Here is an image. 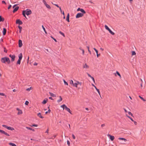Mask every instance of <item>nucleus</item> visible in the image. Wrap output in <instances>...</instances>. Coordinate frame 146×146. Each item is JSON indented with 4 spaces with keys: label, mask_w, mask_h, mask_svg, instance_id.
<instances>
[{
    "label": "nucleus",
    "mask_w": 146,
    "mask_h": 146,
    "mask_svg": "<svg viewBox=\"0 0 146 146\" xmlns=\"http://www.w3.org/2000/svg\"><path fill=\"white\" fill-rule=\"evenodd\" d=\"M1 61L3 63H5L7 62L8 64L10 63V61L9 59L7 57H5L1 58Z\"/></svg>",
    "instance_id": "1"
},
{
    "label": "nucleus",
    "mask_w": 146,
    "mask_h": 146,
    "mask_svg": "<svg viewBox=\"0 0 146 146\" xmlns=\"http://www.w3.org/2000/svg\"><path fill=\"white\" fill-rule=\"evenodd\" d=\"M75 82L74 83V86L76 88L77 87V86L78 85H80V86H81L82 83V82H79L77 80H75Z\"/></svg>",
    "instance_id": "2"
},
{
    "label": "nucleus",
    "mask_w": 146,
    "mask_h": 146,
    "mask_svg": "<svg viewBox=\"0 0 146 146\" xmlns=\"http://www.w3.org/2000/svg\"><path fill=\"white\" fill-rule=\"evenodd\" d=\"M25 12L26 14L27 15L31 14L32 13L31 11L29 9H27L25 11Z\"/></svg>",
    "instance_id": "3"
},
{
    "label": "nucleus",
    "mask_w": 146,
    "mask_h": 146,
    "mask_svg": "<svg viewBox=\"0 0 146 146\" xmlns=\"http://www.w3.org/2000/svg\"><path fill=\"white\" fill-rule=\"evenodd\" d=\"M83 14L82 13H78L76 15V18H78L82 17L83 16Z\"/></svg>",
    "instance_id": "4"
},
{
    "label": "nucleus",
    "mask_w": 146,
    "mask_h": 146,
    "mask_svg": "<svg viewBox=\"0 0 146 146\" xmlns=\"http://www.w3.org/2000/svg\"><path fill=\"white\" fill-rule=\"evenodd\" d=\"M9 57L11 58V61H14L15 60V55H13L11 54H10L9 55Z\"/></svg>",
    "instance_id": "5"
},
{
    "label": "nucleus",
    "mask_w": 146,
    "mask_h": 146,
    "mask_svg": "<svg viewBox=\"0 0 146 146\" xmlns=\"http://www.w3.org/2000/svg\"><path fill=\"white\" fill-rule=\"evenodd\" d=\"M16 110L18 111L17 114L18 115L21 114L23 113V112L22 111L19 109L18 108H16Z\"/></svg>",
    "instance_id": "6"
},
{
    "label": "nucleus",
    "mask_w": 146,
    "mask_h": 146,
    "mask_svg": "<svg viewBox=\"0 0 146 146\" xmlns=\"http://www.w3.org/2000/svg\"><path fill=\"white\" fill-rule=\"evenodd\" d=\"M108 136L109 137V138L111 141H113L115 138V137L114 136L111 135L110 134H108Z\"/></svg>",
    "instance_id": "7"
},
{
    "label": "nucleus",
    "mask_w": 146,
    "mask_h": 146,
    "mask_svg": "<svg viewBox=\"0 0 146 146\" xmlns=\"http://www.w3.org/2000/svg\"><path fill=\"white\" fill-rule=\"evenodd\" d=\"M77 11H80L81 12H82V14H83V15L84 14H85L86 13L85 11H84V10L82 9H80V8H78L77 9Z\"/></svg>",
    "instance_id": "8"
},
{
    "label": "nucleus",
    "mask_w": 146,
    "mask_h": 146,
    "mask_svg": "<svg viewBox=\"0 0 146 146\" xmlns=\"http://www.w3.org/2000/svg\"><path fill=\"white\" fill-rule=\"evenodd\" d=\"M16 23L19 24V25H21L23 24V22L19 19H17L16 21Z\"/></svg>",
    "instance_id": "9"
},
{
    "label": "nucleus",
    "mask_w": 146,
    "mask_h": 146,
    "mask_svg": "<svg viewBox=\"0 0 146 146\" xmlns=\"http://www.w3.org/2000/svg\"><path fill=\"white\" fill-rule=\"evenodd\" d=\"M83 68H84L86 69H88L89 68V66L86 64H85L83 65Z\"/></svg>",
    "instance_id": "10"
},
{
    "label": "nucleus",
    "mask_w": 146,
    "mask_h": 146,
    "mask_svg": "<svg viewBox=\"0 0 146 146\" xmlns=\"http://www.w3.org/2000/svg\"><path fill=\"white\" fill-rule=\"evenodd\" d=\"M65 109L68 111L69 113L70 114H72L71 112L70 111V109L68 108L66 106V105L65 107Z\"/></svg>",
    "instance_id": "11"
},
{
    "label": "nucleus",
    "mask_w": 146,
    "mask_h": 146,
    "mask_svg": "<svg viewBox=\"0 0 146 146\" xmlns=\"http://www.w3.org/2000/svg\"><path fill=\"white\" fill-rule=\"evenodd\" d=\"M118 139L119 140L123 141L125 142L127 141V140L125 139L122 137H119L118 138Z\"/></svg>",
    "instance_id": "12"
},
{
    "label": "nucleus",
    "mask_w": 146,
    "mask_h": 146,
    "mask_svg": "<svg viewBox=\"0 0 146 146\" xmlns=\"http://www.w3.org/2000/svg\"><path fill=\"white\" fill-rule=\"evenodd\" d=\"M22 45V41L21 40H19V46L21 47Z\"/></svg>",
    "instance_id": "13"
},
{
    "label": "nucleus",
    "mask_w": 146,
    "mask_h": 146,
    "mask_svg": "<svg viewBox=\"0 0 146 146\" xmlns=\"http://www.w3.org/2000/svg\"><path fill=\"white\" fill-rule=\"evenodd\" d=\"M19 8V7H16L15 8L13 11V13H15V12H16V11H17L18 9Z\"/></svg>",
    "instance_id": "14"
},
{
    "label": "nucleus",
    "mask_w": 146,
    "mask_h": 146,
    "mask_svg": "<svg viewBox=\"0 0 146 146\" xmlns=\"http://www.w3.org/2000/svg\"><path fill=\"white\" fill-rule=\"evenodd\" d=\"M69 16L70 15L68 13L67 14V17H66V20L68 22H69Z\"/></svg>",
    "instance_id": "15"
},
{
    "label": "nucleus",
    "mask_w": 146,
    "mask_h": 146,
    "mask_svg": "<svg viewBox=\"0 0 146 146\" xmlns=\"http://www.w3.org/2000/svg\"><path fill=\"white\" fill-rule=\"evenodd\" d=\"M47 101H48V99H45L44 100H43V101L42 102V104H44L46 103Z\"/></svg>",
    "instance_id": "16"
},
{
    "label": "nucleus",
    "mask_w": 146,
    "mask_h": 146,
    "mask_svg": "<svg viewBox=\"0 0 146 146\" xmlns=\"http://www.w3.org/2000/svg\"><path fill=\"white\" fill-rule=\"evenodd\" d=\"M7 129L8 130H14V129L13 128L11 127H10L7 126Z\"/></svg>",
    "instance_id": "17"
},
{
    "label": "nucleus",
    "mask_w": 146,
    "mask_h": 146,
    "mask_svg": "<svg viewBox=\"0 0 146 146\" xmlns=\"http://www.w3.org/2000/svg\"><path fill=\"white\" fill-rule=\"evenodd\" d=\"M6 33V30L5 28H4L3 29V35H5Z\"/></svg>",
    "instance_id": "18"
},
{
    "label": "nucleus",
    "mask_w": 146,
    "mask_h": 146,
    "mask_svg": "<svg viewBox=\"0 0 146 146\" xmlns=\"http://www.w3.org/2000/svg\"><path fill=\"white\" fill-rule=\"evenodd\" d=\"M22 58V54L21 53H20L19 55V59L21 60Z\"/></svg>",
    "instance_id": "19"
},
{
    "label": "nucleus",
    "mask_w": 146,
    "mask_h": 146,
    "mask_svg": "<svg viewBox=\"0 0 146 146\" xmlns=\"http://www.w3.org/2000/svg\"><path fill=\"white\" fill-rule=\"evenodd\" d=\"M26 128L28 129H29V130H32L33 131H35V130L34 129L31 128L27 127H26Z\"/></svg>",
    "instance_id": "20"
},
{
    "label": "nucleus",
    "mask_w": 146,
    "mask_h": 146,
    "mask_svg": "<svg viewBox=\"0 0 146 146\" xmlns=\"http://www.w3.org/2000/svg\"><path fill=\"white\" fill-rule=\"evenodd\" d=\"M37 116L41 118H43V117L41 116V114L40 113H38L37 114Z\"/></svg>",
    "instance_id": "21"
},
{
    "label": "nucleus",
    "mask_w": 146,
    "mask_h": 146,
    "mask_svg": "<svg viewBox=\"0 0 146 146\" xmlns=\"http://www.w3.org/2000/svg\"><path fill=\"white\" fill-rule=\"evenodd\" d=\"M50 95L52 97H56V95L50 92H49Z\"/></svg>",
    "instance_id": "22"
},
{
    "label": "nucleus",
    "mask_w": 146,
    "mask_h": 146,
    "mask_svg": "<svg viewBox=\"0 0 146 146\" xmlns=\"http://www.w3.org/2000/svg\"><path fill=\"white\" fill-rule=\"evenodd\" d=\"M109 32L111 33V35H114L115 34V33L114 32H113L110 29H109L108 31Z\"/></svg>",
    "instance_id": "23"
},
{
    "label": "nucleus",
    "mask_w": 146,
    "mask_h": 146,
    "mask_svg": "<svg viewBox=\"0 0 146 146\" xmlns=\"http://www.w3.org/2000/svg\"><path fill=\"white\" fill-rule=\"evenodd\" d=\"M9 145L12 146H17L15 144L12 143H9Z\"/></svg>",
    "instance_id": "24"
},
{
    "label": "nucleus",
    "mask_w": 146,
    "mask_h": 146,
    "mask_svg": "<svg viewBox=\"0 0 146 146\" xmlns=\"http://www.w3.org/2000/svg\"><path fill=\"white\" fill-rule=\"evenodd\" d=\"M139 97L143 101L145 102L146 101V100L144 99L141 96H139Z\"/></svg>",
    "instance_id": "25"
},
{
    "label": "nucleus",
    "mask_w": 146,
    "mask_h": 146,
    "mask_svg": "<svg viewBox=\"0 0 146 146\" xmlns=\"http://www.w3.org/2000/svg\"><path fill=\"white\" fill-rule=\"evenodd\" d=\"M4 19V18H2L1 16H0V22L1 21H3Z\"/></svg>",
    "instance_id": "26"
},
{
    "label": "nucleus",
    "mask_w": 146,
    "mask_h": 146,
    "mask_svg": "<svg viewBox=\"0 0 146 146\" xmlns=\"http://www.w3.org/2000/svg\"><path fill=\"white\" fill-rule=\"evenodd\" d=\"M18 28L19 29V33H21L22 30V27L20 26H18Z\"/></svg>",
    "instance_id": "27"
},
{
    "label": "nucleus",
    "mask_w": 146,
    "mask_h": 146,
    "mask_svg": "<svg viewBox=\"0 0 146 146\" xmlns=\"http://www.w3.org/2000/svg\"><path fill=\"white\" fill-rule=\"evenodd\" d=\"M42 28L43 30H44V32H45V34H47V32H46V31L43 25L42 26Z\"/></svg>",
    "instance_id": "28"
},
{
    "label": "nucleus",
    "mask_w": 146,
    "mask_h": 146,
    "mask_svg": "<svg viewBox=\"0 0 146 146\" xmlns=\"http://www.w3.org/2000/svg\"><path fill=\"white\" fill-rule=\"evenodd\" d=\"M33 88L32 87H31L30 88H28L26 90L27 91H29L31 90H32L33 89Z\"/></svg>",
    "instance_id": "29"
},
{
    "label": "nucleus",
    "mask_w": 146,
    "mask_h": 146,
    "mask_svg": "<svg viewBox=\"0 0 146 146\" xmlns=\"http://www.w3.org/2000/svg\"><path fill=\"white\" fill-rule=\"evenodd\" d=\"M70 83L71 84H72V85L74 86V83L72 80H70Z\"/></svg>",
    "instance_id": "30"
},
{
    "label": "nucleus",
    "mask_w": 146,
    "mask_h": 146,
    "mask_svg": "<svg viewBox=\"0 0 146 146\" xmlns=\"http://www.w3.org/2000/svg\"><path fill=\"white\" fill-rule=\"evenodd\" d=\"M59 98H60V99L59 100H57V102H58V103H59L60 102H61V101H62V98H61V96H59Z\"/></svg>",
    "instance_id": "31"
},
{
    "label": "nucleus",
    "mask_w": 146,
    "mask_h": 146,
    "mask_svg": "<svg viewBox=\"0 0 146 146\" xmlns=\"http://www.w3.org/2000/svg\"><path fill=\"white\" fill-rule=\"evenodd\" d=\"M105 28L108 31V30H109V29H110L107 25H105Z\"/></svg>",
    "instance_id": "32"
},
{
    "label": "nucleus",
    "mask_w": 146,
    "mask_h": 146,
    "mask_svg": "<svg viewBox=\"0 0 146 146\" xmlns=\"http://www.w3.org/2000/svg\"><path fill=\"white\" fill-rule=\"evenodd\" d=\"M45 6H46V7L48 9H50L51 8L50 6L47 4H46Z\"/></svg>",
    "instance_id": "33"
},
{
    "label": "nucleus",
    "mask_w": 146,
    "mask_h": 146,
    "mask_svg": "<svg viewBox=\"0 0 146 146\" xmlns=\"http://www.w3.org/2000/svg\"><path fill=\"white\" fill-rule=\"evenodd\" d=\"M59 33L61 34V35H62L63 36H64V37H65V35H64V34L62 32L60 31H59Z\"/></svg>",
    "instance_id": "34"
},
{
    "label": "nucleus",
    "mask_w": 146,
    "mask_h": 146,
    "mask_svg": "<svg viewBox=\"0 0 146 146\" xmlns=\"http://www.w3.org/2000/svg\"><path fill=\"white\" fill-rule=\"evenodd\" d=\"M136 54V53L135 51H132V56L135 55Z\"/></svg>",
    "instance_id": "35"
},
{
    "label": "nucleus",
    "mask_w": 146,
    "mask_h": 146,
    "mask_svg": "<svg viewBox=\"0 0 146 146\" xmlns=\"http://www.w3.org/2000/svg\"><path fill=\"white\" fill-rule=\"evenodd\" d=\"M30 126L31 127H36L38 126V125L37 124H34L33 125H31Z\"/></svg>",
    "instance_id": "36"
},
{
    "label": "nucleus",
    "mask_w": 146,
    "mask_h": 146,
    "mask_svg": "<svg viewBox=\"0 0 146 146\" xmlns=\"http://www.w3.org/2000/svg\"><path fill=\"white\" fill-rule=\"evenodd\" d=\"M21 60L19 59L17 62V64H20L21 63Z\"/></svg>",
    "instance_id": "37"
},
{
    "label": "nucleus",
    "mask_w": 146,
    "mask_h": 146,
    "mask_svg": "<svg viewBox=\"0 0 146 146\" xmlns=\"http://www.w3.org/2000/svg\"><path fill=\"white\" fill-rule=\"evenodd\" d=\"M64 83L65 85H68V84L67 82H66L64 80H63Z\"/></svg>",
    "instance_id": "38"
},
{
    "label": "nucleus",
    "mask_w": 146,
    "mask_h": 146,
    "mask_svg": "<svg viewBox=\"0 0 146 146\" xmlns=\"http://www.w3.org/2000/svg\"><path fill=\"white\" fill-rule=\"evenodd\" d=\"M66 105L65 104H63L62 105L60 106V107L63 108V109H65V107Z\"/></svg>",
    "instance_id": "39"
},
{
    "label": "nucleus",
    "mask_w": 146,
    "mask_h": 146,
    "mask_svg": "<svg viewBox=\"0 0 146 146\" xmlns=\"http://www.w3.org/2000/svg\"><path fill=\"white\" fill-rule=\"evenodd\" d=\"M3 134H4L6 136H10L9 134H8L7 133L5 132V131H4V132L3 133Z\"/></svg>",
    "instance_id": "40"
},
{
    "label": "nucleus",
    "mask_w": 146,
    "mask_h": 146,
    "mask_svg": "<svg viewBox=\"0 0 146 146\" xmlns=\"http://www.w3.org/2000/svg\"><path fill=\"white\" fill-rule=\"evenodd\" d=\"M23 15L26 18V15H25V11H23Z\"/></svg>",
    "instance_id": "41"
},
{
    "label": "nucleus",
    "mask_w": 146,
    "mask_h": 146,
    "mask_svg": "<svg viewBox=\"0 0 146 146\" xmlns=\"http://www.w3.org/2000/svg\"><path fill=\"white\" fill-rule=\"evenodd\" d=\"M94 49L96 51V54H98V50L95 48H94Z\"/></svg>",
    "instance_id": "42"
},
{
    "label": "nucleus",
    "mask_w": 146,
    "mask_h": 146,
    "mask_svg": "<svg viewBox=\"0 0 146 146\" xmlns=\"http://www.w3.org/2000/svg\"><path fill=\"white\" fill-rule=\"evenodd\" d=\"M29 103V102L28 101H26V102H25V104L26 105H28Z\"/></svg>",
    "instance_id": "43"
},
{
    "label": "nucleus",
    "mask_w": 146,
    "mask_h": 146,
    "mask_svg": "<svg viewBox=\"0 0 146 146\" xmlns=\"http://www.w3.org/2000/svg\"><path fill=\"white\" fill-rule=\"evenodd\" d=\"M97 91V92H98L99 95H100V97H101V95H100V92L99 91V89H97L96 90Z\"/></svg>",
    "instance_id": "44"
},
{
    "label": "nucleus",
    "mask_w": 146,
    "mask_h": 146,
    "mask_svg": "<svg viewBox=\"0 0 146 146\" xmlns=\"http://www.w3.org/2000/svg\"><path fill=\"white\" fill-rule=\"evenodd\" d=\"M116 73L119 76V77L121 78V75L119 73L117 72V71L116 72Z\"/></svg>",
    "instance_id": "45"
},
{
    "label": "nucleus",
    "mask_w": 146,
    "mask_h": 146,
    "mask_svg": "<svg viewBox=\"0 0 146 146\" xmlns=\"http://www.w3.org/2000/svg\"><path fill=\"white\" fill-rule=\"evenodd\" d=\"M67 143L68 145V146H70V141L68 140L67 141Z\"/></svg>",
    "instance_id": "46"
},
{
    "label": "nucleus",
    "mask_w": 146,
    "mask_h": 146,
    "mask_svg": "<svg viewBox=\"0 0 146 146\" xmlns=\"http://www.w3.org/2000/svg\"><path fill=\"white\" fill-rule=\"evenodd\" d=\"M91 78L92 79V80L95 83V81L94 79V77H92Z\"/></svg>",
    "instance_id": "47"
},
{
    "label": "nucleus",
    "mask_w": 146,
    "mask_h": 146,
    "mask_svg": "<svg viewBox=\"0 0 146 146\" xmlns=\"http://www.w3.org/2000/svg\"><path fill=\"white\" fill-rule=\"evenodd\" d=\"M91 78L92 79V80L95 83V81L94 79V77H92Z\"/></svg>",
    "instance_id": "48"
},
{
    "label": "nucleus",
    "mask_w": 146,
    "mask_h": 146,
    "mask_svg": "<svg viewBox=\"0 0 146 146\" xmlns=\"http://www.w3.org/2000/svg\"><path fill=\"white\" fill-rule=\"evenodd\" d=\"M43 3H44V4H45V5L47 4L46 3V1L44 0H43Z\"/></svg>",
    "instance_id": "49"
},
{
    "label": "nucleus",
    "mask_w": 146,
    "mask_h": 146,
    "mask_svg": "<svg viewBox=\"0 0 146 146\" xmlns=\"http://www.w3.org/2000/svg\"><path fill=\"white\" fill-rule=\"evenodd\" d=\"M127 117L129 118L132 121H133V120L132 118H131V117H130L129 116H127Z\"/></svg>",
    "instance_id": "50"
},
{
    "label": "nucleus",
    "mask_w": 146,
    "mask_h": 146,
    "mask_svg": "<svg viewBox=\"0 0 146 146\" xmlns=\"http://www.w3.org/2000/svg\"><path fill=\"white\" fill-rule=\"evenodd\" d=\"M128 113L129 115H131L132 116H133V114L131 113V112L129 111L128 112Z\"/></svg>",
    "instance_id": "51"
},
{
    "label": "nucleus",
    "mask_w": 146,
    "mask_h": 146,
    "mask_svg": "<svg viewBox=\"0 0 146 146\" xmlns=\"http://www.w3.org/2000/svg\"><path fill=\"white\" fill-rule=\"evenodd\" d=\"M2 126L3 127L6 128H7V125H2Z\"/></svg>",
    "instance_id": "52"
},
{
    "label": "nucleus",
    "mask_w": 146,
    "mask_h": 146,
    "mask_svg": "<svg viewBox=\"0 0 146 146\" xmlns=\"http://www.w3.org/2000/svg\"><path fill=\"white\" fill-rule=\"evenodd\" d=\"M51 37L56 42H57L56 40L53 37H52V36H51Z\"/></svg>",
    "instance_id": "53"
},
{
    "label": "nucleus",
    "mask_w": 146,
    "mask_h": 146,
    "mask_svg": "<svg viewBox=\"0 0 146 146\" xmlns=\"http://www.w3.org/2000/svg\"><path fill=\"white\" fill-rule=\"evenodd\" d=\"M0 132L1 133L3 134V133H4V131H3V130H1L0 129Z\"/></svg>",
    "instance_id": "54"
},
{
    "label": "nucleus",
    "mask_w": 146,
    "mask_h": 146,
    "mask_svg": "<svg viewBox=\"0 0 146 146\" xmlns=\"http://www.w3.org/2000/svg\"><path fill=\"white\" fill-rule=\"evenodd\" d=\"M0 95L4 96H5V94L3 93H0Z\"/></svg>",
    "instance_id": "55"
},
{
    "label": "nucleus",
    "mask_w": 146,
    "mask_h": 146,
    "mask_svg": "<svg viewBox=\"0 0 146 146\" xmlns=\"http://www.w3.org/2000/svg\"><path fill=\"white\" fill-rule=\"evenodd\" d=\"M81 50L82 51V54L84 55V50L82 49V50Z\"/></svg>",
    "instance_id": "56"
},
{
    "label": "nucleus",
    "mask_w": 146,
    "mask_h": 146,
    "mask_svg": "<svg viewBox=\"0 0 146 146\" xmlns=\"http://www.w3.org/2000/svg\"><path fill=\"white\" fill-rule=\"evenodd\" d=\"M72 136L74 139H75V137L74 134H72Z\"/></svg>",
    "instance_id": "57"
},
{
    "label": "nucleus",
    "mask_w": 146,
    "mask_h": 146,
    "mask_svg": "<svg viewBox=\"0 0 146 146\" xmlns=\"http://www.w3.org/2000/svg\"><path fill=\"white\" fill-rule=\"evenodd\" d=\"M87 74L88 76L91 78L92 76L89 74L88 73H87Z\"/></svg>",
    "instance_id": "58"
},
{
    "label": "nucleus",
    "mask_w": 146,
    "mask_h": 146,
    "mask_svg": "<svg viewBox=\"0 0 146 146\" xmlns=\"http://www.w3.org/2000/svg\"><path fill=\"white\" fill-rule=\"evenodd\" d=\"M133 122L135 124V125H136L137 124V123L136 121H134V120H133Z\"/></svg>",
    "instance_id": "59"
},
{
    "label": "nucleus",
    "mask_w": 146,
    "mask_h": 146,
    "mask_svg": "<svg viewBox=\"0 0 146 146\" xmlns=\"http://www.w3.org/2000/svg\"><path fill=\"white\" fill-rule=\"evenodd\" d=\"M100 55V54H97V56L98 57Z\"/></svg>",
    "instance_id": "60"
},
{
    "label": "nucleus",
    "mask_w": 146,
    "mask_h": 146,
    "mask_svg": "<svg viewBox=\"0 0 146 146\" xmlns=\"http://www.w3.org/2000/svg\"><path fill=\"white\" fill-rule=\"evenodd\" d=\"M104 126H105V124H102L101 125V126L102 127H103Z\"/></svg>",
    "instance_id": "61"
},
{
    "label": "nucleus",
    "mask_w": 146,
    "mask_h": 146,
    "mask_svg": "<svg viewBox=\"0 0 146 146\" xmlns=\"http://www.w3.org/2000/svg\"><path fill=\"white\" fill-rule=\"evenodd\" d=\"M11 7V5H10L9 7H8V9H9Z\"/></svg>",
    "instance_id": "62"
},
{
    "label": "nucleus",
    "mask_w": 146,
    "mask_h": 146,
    "mask_svg": "<svg viewBox=\"0 0 146 146\" xmlns=\"http://www.w3.org/2000/svg\"><path fill=\"white\" fill-rule=\"evenodd\" d=\"M4 51L5 52H7V50H6L5 48H4Z\"/></svg>",
    "instance_id": "63"
},
{
    "label": "nucleus",
    "mask_w": 146,
    "mask_h": 146,
    "mask_svg": "<svg viewBox=\"0 0 146 146\" xmlns=\"http://www.w3.org/2000/svg\"><path fill=\"white\" fill-rule=\"evenodd\" d=\"M34 65L35 66H36L37 65V63L36 62H35L34 64Z\"/></svg>",
    "instance_id": "64"
}]
</instances>
